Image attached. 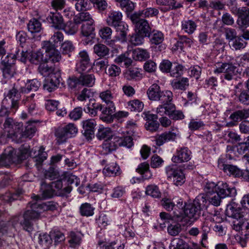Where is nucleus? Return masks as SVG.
<instances>
[{
  "mask_svg": "<svg viewBox=\"0 0 249 249\" xmlns=\"http://www.w3.org/2000/svg\"><path fill=\"white\" fill-rule=\"evenodd\" d=\"M39 217V212L32 209L28 210L24 212L23 215L15 216L7 222L0 221V232L4 233V231L9 236L11 237L14 235L13 231H15L18 224H19L24 230L30 232L33 230V224L31 220L37 219Z\"/></svg>",
  "mask_w": 249,
  "mask_h": 249,
  "instance_id": "obj_1",
  "label": "nucleus"
},
{
  "mask_svg": "<svg viewBox=\"0 0 249 249\" xmlns=\"http://www.w3.org/2000/svg\"><path fill=\"white\" fill-rule=\"evenodd\" d=\"M226 214L233 218L232 229L237 231L246 230L249 234V213L240 208L230 206L226 210Z\"/></svg>",
  "mask_w": 249,
  "mask_h": 249,
  "instance_id": "obj_2",
  "label": "nucleus"
},
{
  "mask_svg": "<svg viewBox=\"0 0 249 249\" xmlns=\"http://www.w3.org/2000/svg\"><path fill=\"white\" fill-rule=\"evenodd\" d=\"M207 201L203 196L198 195L193 202L186 204L184 214L191 221H195L200 217L201 211L207 209Z\"/></svg>",
  "mask_w": 249,
  "mask_h": 249,
  "instance_id": "obj_3",
  "label": "nucleus"
},
{
  "mask_svg": "<svg viewBox=\"0 0 249 249\" xmlns=\"http://www.w3.org/2000/svg\"><path fill=\"white\" fill-rule=\"evenodd\" d=\"M147 94L150 100L160 101V105H164L173 100L172 92L170 90L161 91L160 87L156 84L152 85L148 88Z\"/></svg>",
  "mask_w": 249,
  "mask_h": 249,
  "instance_id": "obj_4",
  "label": "nucleus"
},
{
  "mask_svg": "<svg viewBox=\"0 0 249 249\" xmlns=\"http://www.w3.org/2000/svg\"><path fill=\"white\" fill-rule=\"evenodd\" d=\"M25 158V155L20 151H17L12 147H8L0 156V163L6 166L13 163H18Z\"/></svg>",
  "mask_w": 249,
  "mask_h": 249,
  "instance_id": "obj_5",
  "label": "nucleus"
},
{
  "mask_svg": "<svg viewBox=\"0 0 249 249\" xmlns=\"http://www.w3.org/2000/svg\"><path fill=\"white\" fill-rule=\"evenodd\" d=\"M157 114L160 116L167 115L173 120H181L184 118L183 112L179 110H177L176 106L171 102L164 105H159L156 110Z\"/></svg>",
  "mask_w": 249,
  "mask_h": 249,
  "instance_id": "obj_6",
  "label": "nucleus"
},
{
  "mask_svg": "<svg viewBox=\"0 0 249 249\" xmlns=\"http://www.w3.org/2000/svg\"><path fill=\"white\" fill-rule=\"evenodd\" d=\"M77 131L75 125L72 123H70L64 127H59L55 133L57 142L60 144L65 142L67 139L75 136Z\"/></svg>",
  "mask_w": 249,
  "mask_h": 249,
  "instance_id": "obj_7",
  "label": "nucleus"
},
{
  "mask_svg": "<svg viewBox=\"0 0 249 249\" xmlns=\"http://www.w3.org/2000/svg\"><path fill=\"white\" fill-rule=\"evenodd\" d=\"M43 49L46 53L45 61L46 62L54 63L58 62L61 59V55L60 52L55 48L50 41L43 42Z\"/></svg>",
  "mask_w": 249,
  "mask_h": 249,
  "instance_id": "obj_8",
  "label": "nucleus"
},
{
  "mask_svg": "<svg viewBox=\"0 0 249 249\" xmlns=\"http://www.w3.org/2000/svg\"><path fill=\"white\" fill-rule=\"evenodd\" d=\"M236 67L231 63H218L214 73H222V77L228 81L231 80L236 75Z\"/></svg>",
  "mask_w": 249,
  "mask_h": 249,
  "instance_id": "obj_9",
  "label": "nucleus"
},
{
  "mask_svg": "<svg viewBox=\"0 0 249 249\" xmlns=\"http://www.w3.org/2000/svg\"><path fill=\"white\" fill-rule=\"evenodd\" d=\"M130 19L140 34L145 36L149 35L151 27L146 19L134 14L131 15Z\"/></svg>",
  "mask_w": 249,
  "mask_h": 249,
  "instance_id": "obj_10",
  "label": "nucleus"
},
{
  "mask_svg": "<svg viewBox=\"0 0 249 249\" xmlns=\"http://www.w3.org/2000/svg\"><path fill=\"white\" fill-rule=\"evenodd\" d=\"M179 136L178 129L172 127L168 131H165L160 135L155 136L156 144L158 146L162 145L163 144L169 142H174Z\"/></svg>",
  "mask_w": 249,
  "mask_h": 249,
  "instance_id": "obj_11",
  "label": "nucleus"
},
{
  "mask_svg": "<svg viewBox=\"0 0 249 249\" xmlns=\"http://www.w3.org/2000/svg\"><path fill=\"white\" fill-rule=\"evenodd\" d=\"M113 160H115L114 156H112ZM102 165H106L103 170V173L106 176L114 177L120 174L121 172L119 166L116 163V161L111 162L108 159L103 160L101 161Z\"/></svg>",
  "mask_w": 249,
  "mask_h": 249,
  "instance_id": "obj_12",
  "label": "nucleus"
},
{
  "mask_svg": "<svg viewBox=\"0 0 249 249\" xmlns=\"http://www.w3.org/2000/svg\"><path fill=\"white\" fill-rule=\"evenodd\" d=\"M224 160L223 159H219L218 160V167L228 175L239 178L243 176L245 174L237 166L225 163Z\"/></svg>",
  "mask_w": 249,
  "mask_h": 249,
  "instance_id": "obj_13",
  "label": "nucleus"
},
{
  "mask_svg": "<svg viewBox=\"0 0 249 249\" xmlns=\"http://www.w3.org/2000/svg\"><path fill=\"white\" fill-rule=\"evenodd\" d=\"M20 89L18 91V87L14 85L13 88L10 89L4 98L9 99L10 109L12 111H16L19 107V101L20 98Z\"/></svg>",
  "mask_w": 249,
  "mask_h": 249,
  "instance_id": "obj_14",
  "label": "nucleus"
},
{
  "mask_svg": "<svg viewBox=\"0 0 249 249\" xmlns=\"http://www.w3.org/2000/svg\"><path fill=\"white\" fill-rule=\"evenodd\" d=\"M166 172L167 178L172 179L176 186L181 185L185 182V177L182 170L167 167Z\"/></svg>",
  "mask_w": 249,
  "mask_h": 249,
  "instance_id": "obj_15",
  "label": "nucleus"
},
{
  "mask_svg": "<svg viewBox=\"0 0 249 249\" xmlns=\"http://www.w3.org/2000/svg\"><path fill=\"white\" fill-rule=\"evenodd\" d=\"M237 24L238 28L242 31H244L249 27V9L247 7L239 8L237 9Z\"/></svg>",
  "mask_w": 249,
  "mask_h": 249,
  "instance_id": "obj_16",
  "label": "nucleus"
},
{
  "mask_svg": "<svg viewBox=\"0 0 249 249\" xmlns=\"http://www.w3.org/2000/svg\"><path fill=\"white\" fill-rule=\"evenodd\" d=\"M7 138H11L13 141L17 143L22 142L25 140L23 131L21 130V127L13 131L10 134H0V143H6Z\"/></svg>",
  "mask_w": 249,
  "mask_h": 249,
  "instance_id": "obj_17",
  "label": "nucleus"
},
{
  "mask_svg": "<svg viewBox=\"0 0 249 249\" xmlns=\"http://www.w3.org/2000/svg\"><path fill=\"white\" fill-rule=\"evenodd\" d=\"M217 193L222 198L232 197L236 194L234 187H230L226 182L219 181L217 183Z\"/></svg>",
  "mask_w": 249,
  "mask_h": 249,
  "instance_id": "obj_18",
  "label": "nucleus"
},
{
  "mask_svg": "<svg viewBox=\"0 0 249 249\" xmlns=\"http://www.w3.org/2000/svg\"><path fill=\"white\" fill-rule=\"evenodd\" d=\"M118 141L115 136H112L110 138L106 139L102 145L100 150L101 154L107 155L115 151L118 147L117 144Z\"/></svg>",
  "mask_w": 249,
  "mask_h": 249,
  "instance_id": "obj_19",
  "label": "nucleus"
},
{
  "mask_svg": "<svg viewBox=\"0 0 249 249\" xmlns=\"http://www.w3.org/2000/svg\"><path fill=\"white\" fill-rule=\"evenodd\" d=\"M191 151L187 147H181L177 150L176 154L172 157V160L175 163L187 162L191 159Z\"/></svg>",
  "mask_w": 249,
  "mask_h": 249,
  "instance_id": "obj_20",
  "label": "nucleus"
},
{
  "mask_svg": "<svg viewBox=\"0 0 249 249\" xmlns=\"http://www.w3.org/2000/svg\"><path fill=\"white\" fill-rule=\"evenodd\" d=\"M31 209L37 212H39V214L41 211H54L56 210L58 207V204L54 202H47L39 204L36 202L31 205Z\"/></svg>",
  "mask_w": 249,
  "mask_h": 249,
  "instance_id": "obj_21",
  "label": "nucleus"
},
{
  "mask_svg": "<svg viewBox=\"0 0 249 249\" xmlns=\"http://www.w3.org/2000/svg\"><path fill=\"white\" fill-rule=\"evenodd\" d=\"M0 69L2 72L3 77L6 79H10L16 73L15 66L5 59L2 60Z\"/></svg>",
  "mask_w": 249,
  "mask_h": 249,
  "instance_id": "obj_22",
  "label": "nucleus"
},
{
  "mask_svg": "<svg viewBox=\"0 0 249 249\" xmlns=\"http://www.w3.org/2000/svg\"><path fill=\"white\" fill-rule=\"evenodd\" d=\"M60 77L53 74L46 79L43 84V89L49 92L54 90L59 85Z\"/></svg>",
  "mask_w": 249,
  "mask_h": 249,
  "instance_id": "obj_23",
  "label": "nucleus"
},
{
  "mask_svg": "<svg viewBox=\"0 0 249 249\" xmlns=\"http://www.w3.org/2000/svg\"><path fill=\"white\" fill-rule=\"evenodd\" d=\"M83 134L88 139H91L94 134V127L96 125L94 119H88L82 122Z\"/></svg>",
  "mask_w": 249,
  "mask_h": 249,
  "instance_id": "obj_24",
  "label": "nucleus"
},
{
  "mask_svg": "<svg viewBox=\"0 0 249 249\" xmlns=\"http://www.w3.org/2000/svg\"><path fill=\"white\" fill-rule=\"evenodd\" d=\"M22 126L20 123L15 122L13 118H6L3 124V132H0L5 134H10L11 132Z\"/></svg>",
  "mask_w": 249,
  "mask_h": 249,
  "instance_id": "obj_25",
  "label": "nucleus"
},
{
  "mask_svg": "<svg viewBox=\"0 0 249 249\" xmlns=\"http://www.w3.org/2000/svg\"><path fill=\"white\" fill-rule=\"evenodd\" d=\"M47 19L52 23L53 26L55 28L60 29L64 27L65 24L63 18L59 13H51L48 17Z\"/></svg>",
  "mask_w": 249,
  "mask_h": 249,
  "instance_id": "obj_26",
  "label": "nucleus"
},
{
  "mask_svg": "<svg viewBox=\"0 0 249 249\" xmlns=\"http://www.w3.org/2000/svg\"><path fill=\"white\" fill-rule=\"evenodd\" d=\"M117 32L116 39L120 40L121 42L126 41L127 31L128 26L124 22H123L114 26Z\"/></svg>",
  "mask_w": 249,
  "mask_h": 249,
  "instance_id": "obj_27",
  "label": "nucleus"
},
{
  "mask_svg": "<svg viewBox=\"0 0 249 249\" xmlns=\"http://www.w3.org/2000/svg\"><path fill=\"white\" fill-rule=\"evenodd\" d=\"M156 3L158 5L161 6L160 9L164 12L171 9L178 8L181 6L179 3L176 4L174 0H156Z\"/></svg>",
  "mask_w": 249,
  "mask_h": 249,
  "instance_id": "obj_28",
  "label": "nucleus"
},
{
  "mask_svg": "<svg viewBox=\"0 0 249 249\" xmlns=\"http://www.w3.org/2000/svg\"><path fill=\"white\" fill-rule=\"evenodd\" d=\"M145 118L147 120H149L145 124V128L147 130L150 131H156L158 130L159 127V124L157 121L158 116L157 115L146 113L145 114Z\"/></svg>",
  "mask_w": 249,
  "mask_h": 249,
  "instance_id": "obj_29",
  "label": "nucleus"
},
{
  "mask_svg": "<svg viewBox=\"0 0 249 249\" xmlns=\"http://www.w3.org/2000/svg\"><path fill=\"white\" fill-rule=\"evenodd\" d=\"M122 14L119 11L110 12L107 18V22L109 26H115L123 22Z\"/></svg>",
  "mask_w": 249,
  "mask_h": 249,
  "instance_id": "obj_30",
  "label": "nucleus"
},
{
  "mask_svg": "<svg viewBox=\"0 0 249 249\" xmlns=\"http://www.w3.org/2000/svg\"><path fill=\"white\" fill-rule=\"evenodd\" d=\"M40 83L36 79L28 81L24 87L20 88L21 93H27L30 91H36L40 86Z\"/></svg>",
  "mask_w": 249,
  "mask_h": 249,
  "instance_id": "obj_31",
  "label": "nucleus"
},
{
  "mask_svg": "<svg viewBox=\"0 0 249 249\" xmlns=\"http://www.w3.org/2000/svg\"><path fill=\"white\" fill-rule=\"evenodd\" d=\"M200 195L203 196V197L207 201V208L210 204L216 207L219 206L222 199L217 192L206 196L204 194H200Z\"/></svg>",
  "mask_w": 249,
  "mask_h": 249,
  "instance_id": "obj_32",
  "label": "nucleus"
},
{
  "mask_svg": "<svg viewBox=\"0 0 249 249\" xmlns=\"http://www.w3.org/2000/svg\"><path fill=\"white\" fill-rule=\"evenodd\" d=\"M249 117V109L237 110L231 113L230 118L233 122H237Z\"/></svg>",
  "mask_w": 249,
  "mask_h": 249,
  "instance_id": "obj_33",
  "label": "nucleus"
},
{
  "mask_svg": "<svg viewBox=\"0 0 249 249\" xmlns=\"http://www.w3.org/2000/svg\"><path fill=\"white\" fill-rule=\"evenodd\" d=\"M136 172L142 175V178L144 179H149L152 176L149 170V164L146 162L140 163L136 169Z\"/></svg>",
  "mask_w": 249,
  "mask_h": 249,
  "instance_id": "obj_34",
  "label": "nucleus"
},
{
  "mask_svg": "<svg viewBox=\"0 0 249 249\" xmlns=\"http://www.w3.org/2000/svg\"><path fill=\"white\" fill-rule=\"evenodd\" d=\"M133 14L145 19L157 16L159 14V10L155 8L149 7L136 12Z\"/></svg>",
  "mask_w": 249,
  "mask_h": 249,
  "instance_id": "obj_35",
  "label": "nucleus"
},
{
  "mask_svg": "<svg viewBox=\"0 0 249 249\" xmlns=\"http://www.w3.org/2000/svg\"><path fill=\"white\" fill-rule=\"evenodd\" d=\"M171 86L174 90H185L189 86V79L182 77L179 80H174L171 82Z\"/></svg>",
  "mask_w": 249,
  "mask_h": 249,
  "instance_id": "obj_36",
  "label": "nucleus"
},
{
  "mask_svg": "<svg viewBox=\"0 0 249 249\" xmlns=\"http://www.w3.org/2000/svg\"><path fill=\"white\" fill-rule=\"evenodd\" d=\"M150 38V42L151 44L160 45L164 40V35L161 32L153 30L152 33L147 36Z\"/></svg>",
  "mask_w": 249,
  "mask_h": 249,
  "instance_id": "obj_37",
  "label": "nucleus"
},
{
  "mask_svg": "<svg viewBox=\"0 0 249 249\" xmlns=\"http://www.w3.org/2000/svg\"><path fill=\"white\" fill-rule=\"evenodd\" d=\"M49 62L41 63L38 68L39 72L43 76L51 75L53 73L55 68L53 66L50 65Z\"/></svg>",
  "mask_w": 249,
  "mask_h": 249,
  "instance_id": "obj_38",
  "label": "nucleus"
},
{
  "mask_svg": "<svg viewBox=\"0 0 249 249\" xmlns=\"http://www.w3.org/2000/svg\"><path fill=\"white\" fill-rule=\"evenodd\" d=\"M79 78L81 85L91 87L94 84L95 79L93 74L82 73Z\"/></svg>",
  "mask_w": 249,
  "mask_h": 249,
  "instance_id": "obj_39",
  "label": "nucleus"
},
{
  "mask_svg": "<svg viewBox=\"0 0 249 249\" xmlns=\"http://www.w3.org/2000/svg\"><path fill=\"white\" fill-rule=\"evenodd\" d=\"M93 52L100 57H104L109 54V49L105 45L98 43L93 47Z\"/></svg>",
  "mask_w": 249,
  "mask_h": 249,
  "instance_id": "obj_40",
  "label": "nucleus"
},
{
  "mask_svg": "<svg viewBox=\"0 0 249 249\" xmlns=\"http://www.w3.org/2000/svg\"><path fill=\"white\" fill-rule=\"evenodd\" d=\"M196 22L192 20H184L181 22V28L185 33L192 34L196 28Z\"/></svg>",
  "mask_w": 249,
  "mask_h": 249,
  "instance_id": "obj_41",
  "label": "nucleus"
},
{
  "mask_svg": "<svg viewBox=\"0 0 249 249\" xmlns=\"http://www.w3.org/2000/svg\"><path fill=\"white\" fill-rule=\"evenodd\" d=\"M170 249H189L188 244L180 238H175L171 241Z\"/></svg>",
  "mask_w": 249,
  "mask_h": 249,
  "instance_id": "obj_42",
  "label": "nucleus"
},
{
  "mask_svg": "<svg viewBox=\"0 0 249 249\" xmlns=\"http://www.w3.org/2000/svg\"><path fill=\"white\" fill-rule=\"evenodd\" d=\"M134 59L141 61H145L150 57L149 53L145 49L138 48L133 52Z\"/></svg>",
  "mask_w": 249,
  "mask_h": 249,
  "instance_id": "obj_43",
  "label": "nucleus"
},
{
  "mask_svg": "<svg viewBox=\"0 0 249 249\" xmlns=\"http://www.w3.org/2000/svg\"><path fill=\"white\" fill-rule=\"evenodd\" d=\"M99 97L107 105L114 104L113 100L115 96L111 90L107 89L100 92Z\"/></svg>",
  "mask_w": 249,
  "mask_h": 249,
  "instance_id": "obj_44",
  "label": "nucleus"
},
{
  "mask_svg": "<svg viewBox=\"0 0 249 249\" xmlns=\"http://www.w3.org/2000/svg\"><path fill=\"white\" fill-rule=\"evenodd\" d=\"M94 20H90L88 22H85L81 27V34L85 37L90 36L94 30L93 25Z\"/></svg>",
  "mask_w": 249,
  "mask_h": 249,
  "instance_id": "obj_45",
  "label": "nucleus"
},
{
  "mask_svg": "<svg viewBox=\"0 0 249 249\" xmlns=\"http://www.w3.org/2000/svg\"><path fill=\"white\" fill-rule=\"evenodd\" d=\"M28 29L29 31L32 33H38L42 29V25L41 22L36 18L31 19L28 25Z\"/></svg>",
  "mask_w": 249,
  "mask_h": 249,
  "instance_id": "obj_46",
  "label": "nucleus"
},
{
  "mask_svg": "<svg viewBox=\"0 0 249 249\" xmlns=\"http://www.w3.org/2000/svg\"><path fill=\"white\" fill-rule=\"evenodd\" d=\"M113 135L111 129L109 127H105L103 126L99 127L96 134L97 138L100 140L105 139H109Z\"/></svg>",
  "mask_w": 249,
  "mask_h": 249,
  "instance_id": "obj_47",
  "label": "nucleus"
},
{
  "mask_svg": "<svg viewBox=\"0 0 249 249\" xmlns=\"http://www.w3.org/2000/svg\"><path fill=\"white\" fill-rule=\"evenodd\" d=\"M40 191L42 197L44 198L51 197L53 194L55 190H53L52 186L47 184L44 181H42L41 184Z\"/></svg>",
  "mask_w": 249,
  "mask_h": 249,
  "instance_id": "obj_48",
  "label": "nucleus"
},
{
  "mask_svg": "<svg viewBox=\"0 0 249 249\" xmlns=\"http://www.w3.org/2000/svg\"><path fill=\"white\" fill-rule=\"evenodd\" d=\"M115 138L118 139V142L117 143L118 146H125L128 148L131 147L133 145V140L131 136H126L124 137H119L115 136Z\"/></svg>",
  "mask_w": 249,
  "mask_h": 249,
  "instance_id": "obj_49",
  "label": "nucleus"
},
{
  "mask_svg": "<svg viewBox=\"0 0 249 249\" xmlns=\"http://www.w3.org/2000/svg\"><path fill=\"white\" fill-rule=\"evenodd\" d=\"M143 107V103L138 99H134L128 103L127 107L132 111L141 112L142 110Z\"/></svg>",
  "mask_w": 249,
  "mask_h": 249,
  "instance_id": "obj_50",
  "label": "nucleus"
},
{
  "mask_svg": "<svg viewBox=\"0 0 249 249\" xmlns=\"http://www.w3.org/2000/svg\"><path fill=\"white\" fill-rule=\"evenodd\" d=\"M246 44V42L243 40L241 36L236 37L234 39L230 41V46L232 49L236 50L244 48Z\"/></svg>",
  "mask_w": 249,
  "mask_h": 249,
  "instance_id": "obj_51",
  "label": "nucleus"
},
{
  "mask_svg": "<svg viewBox=\"0 0 249 249\" xmlns=\"http://www.w3.org/2000/svg\"><path fill=\"white\" fill-rule=\"evenodd\" d=\"M79 210L81 215L90 216L93 215L94 208L90 204L85 203L81 205Z\"/></svg>",
  "mask_w": 249,
  "mask_h": 249,
  "instance_id": "obj_52",
  "label": "nucleus"
},
{
  "mask_svg": "<svg viewBox=\"0 0 249 249\" xmlns=\"http://www.w3.org/2000/svg\"><path fill=\"white\" fill-rule=\"evenodd\" d=\"M114 62L120 65H121V64L124 63L125 67L127 68L131 65L132 60L128 56V55L123 53L116 57L114 59Z\"/></svg>",
  "mask_w": 249,
  "mask_h": 249,
  "instance_id": "obj_53",
  "label": "nucleus"
},
{
  "mask_svg": "<svg viewBox=\"0 0 249 249\" xmlns=\"http://www.w3.org/2000/svg\"><path fill=\"white\" fill-rule=\"evenodd\" d=\"M90 90L85 88L77 95L76 99L80 102H84V104H85V105L87 106V104H90Z\"/></svg>",
  "mask_w": 249,
  "mask_h": 249,
  "instance_id": "obj_54",
  "label": "nucleus"
},
{
  "mask_svg": "<svg viewBox=\"0 0 249 249\" xmlns=\"http://www.w3.org/2000/svg\"><path fill=\"white\" fill-rule=\"evenodd\" d=\"M36 131V126L31 121H29L28 123V124L26 126L24 130L23 131L25 139H31L34 136Z\"/></svg>",
  "mask_w": 249,
  "mask_h": 249,
  "instance_id": "obj_55",
  "label": "nucleus"
},
{
  "mask_svg": "<svg viewBox=\"0 0 249 249\" xmlns=\"http://www.w3.org/2000/svg\"><path fill=\"white\" fill-rule=\"evenodd\" d=\"M146 194L153 197L158 198L160 196L161 193L158 187L155 185H149L147 186Z\"/></svg>",
  "mask_w": 249,
  "mask_h": 249,
  "instance_id": "obj_56",
  "label": "nucleus"
},
{
  "mask_svg": "<svg viewBox=\"0 0 249 249\" xmlns=\"http://www.w3.org/2000/svg\"><path fill=\"white\" fill-rule=\"evenodd\" d=\"M52 241L53 240L55 244L63 242L65 239L64 234L59 231L53 230L50 232Z\"/></svg>",
  "mask_w": 249,
  "mask_h": 249,
  "instance_id": "obj_57",
  "label": "nucleus"
},
{
  "mask_svg": "<svg viewBox=\"0 0 249 249\" xmlns=\"http://www.w3.org/2000/svg\"><path fill=\"white\" fill-rule=\"evenodd\" d=\"M38 239L39 244L45 247H47L52 244V238L50 233L49 234L46 233H41L39 234Z\"/></svg>",
  "mask_w": 249,
  "mask_h": 249,
  "instance_id": "obj_58",
  "label": "nucleus"
},
{
  "mask_svg": "<svg viewBox=\"0 0 249 249\" xmlns=\"http://www.w3.org/2000/svg\"><path fill=\"white\" fill-rule=\"evenodd\" d=\"M125 75L128 79L141 78L142 77L140 70L137 68L128 69L125 73Z\"/></svg>",
  "mask_w": 249,
  "mask_h": 249,
  "instance_id": "obj_59",
  "label": "nucleus"
},
{
  "mask_svg": "<svg viewBox=\"0 0 249 249\" xmlns=\"http://www.w3.org/2000/svg\"><path fill=\"white\" fill-rule=\"evenodd\" d=\"M186 204H187L184 202L182 199H179L177 202V204H175V207L174 208L175 209L174 211L175 215L178 217H180L184 210H185Z\"/></svg>",
  "mask_w": 249,
  "mask_h": 249,
  "instance_id": "obj_60",
  "label": "nucleus"
},
{
  "mask_svg": "<svg viewBox=\"0 0 249 249\" xmlns=\"http://www.w3.org/2000/svg\"><path fill=\"white\" fill-rule=\"evenodd\" d=\"M80 23L79 21L75 20V23L70 22L68 23L64 28L65 32L70 35L75 34L78 30V24Z\"/></svg>",
  "mask_w": 249,
  "mask_h": 249,
  "instance_id": "obj_61",
  "label": "nucleus"
},
{
  "mask_svg": "<svg viewBox=\"0 0 249 249\" xmlns=\"http://www.w3.org/2000/svg\"><path fill=\"white\" fill-rule=\"evenodd\" d=\"M69 237V242L71 247L75 248L79 246L81 244V238L74 232L71 231L70 233Z\"/></svg>",
  "mask_w": 249,
  "mask_h": 249,
  "instance_id": "obj_62",
  "label": "nucleus"
},
{
  "mask_svg": "<svg viewBox=\"0 0 249 249\" xmlns=\"http://www.w3.org/2000/svg\"><path fill=\"white\" fill-rule=\"evenodd\" d=\"M47 154L44 151V148L41 147L38 150V154L33 158L34 161L35 162L36 165L40 164L46 159Z\"/></svg>",
  "mask_w": 249,
  "mask_h": 249,
  "instance_id": "obj_63",
  "label": "nucleus"
},
{
  "mask_svg": "<svg viewBox=\"0 0 249 249\" xmlns=\"http://www.w3.org/2000/svg\"><path fill=\"white\" fill-rule=\"evenodd\" d=\"M235 95L238 98L239 101L244 105H249V91L243 90L239 95Z\"/></svg>",
  "mask_w": 249,
  "mask_h": 249,
  "instance_id": "obj_64",
  "label": "nucleus"
}]
</instances>
